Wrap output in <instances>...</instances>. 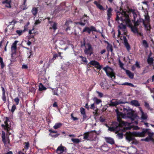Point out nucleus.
Instances as JSON below:
<instances>
[{
	"label": "nucleus",
	"mask_w": 154,
	"mask_h": 154,
	"mask_svg": "<svg viewBox=\"0 0 154 154\" xmlns=\"http://www.w3.org/2000/svg\"><path fill=\"white\" fill-rule=\"evenodd\" d=\"M141 118L142 120H146L148 118V116L147 114L146 113H145L144 112H143L141 113Z\"/></svg>",
	"instance_id": "nucleus-27"
},
{
	"label": "nucleus",
	"mask_w": 154,
	"mask_h": 154,
	"mask_svg": "<svg viewBox=\"0 0 154 154\" xmlns=\"http://www.w3.org/2000/svg\"><path fill=\"white\" fill-rule=\"evenodd\" d=\"M142 44L145 48H147L148 47V44L145 40H143Z\"/></svg>",
	"instance_id": "nucleus-43"
},
{
	"label": "nucleus",
	"mask_w": 154,
	"mask_h": 154,
	"mask_svg": "<svg viewBox=\"0 0 154 154\" xmlns=\"http://www.w3.org/2000/svg\"><path fill=\"white\" fill-rule=\"evenodd\" d=\"M100 85L101 88L104 90H107L109 88V84L106 79L100 82Z\"/></svg>",
	"instance_id": "nucleus-12"
},
{
	"label": "nucleus",
	"mask_w": 154,
	"mask_h": 154,
	"mask_svg": "<svg viewBox=\"0 0 154 154\" xmlns=\"http://www.w3.org/2000/svg\"><path fill=\"white\" fill-rule=\"evenodd\" d=\"M89 135H84V136L83 138V139L84 140H89Z\"/></svg>",
	"instance_id": "nucleus-62"
},
{
	"label": "nucleus",
	"mask_w": 154,
	"mask_h": 154,
	"mask_svg": "<svg viewBox=\"0 0 154 154\" xmlns=\"http://www.w3.org/2000/svg\"><path fill=\"white\" fill-rule=\"evenodd\" d=\"M90 108L93 110L95 108L94 103H93L91 105V106L90 107Z\"/></svg>",
	"instance_id": "nucleus-58"
},
{
	"label": "nucleus",
	"mask_w": 154,
	"mask_h": 154,
	"mask_svg": "<svg viewBox=\"0 0 154 154\" xmlns=\"http://www.w3.org/2000/svg\"><path fill=\"white\" fill-rule=\"evenodd\" d=\"M123 111L125 115L132 120H134L137 117V115L134 114L133 110L130 109L129 107L128 108V109L124 108Z\"/></svg>",
	"instance_id": "nucleus-4"
},
{
	"label": "nucleus",
	"mask_w": 154,
	"mask_h": 154,
	"mask_svg": "<svg viewBox=\"0 0 154 154\" xmlns=\"http://www.w3.org/2000/svg\"><path fill=\"white\" fill-rule=\"evenodd\" d=\"M16 105L13 104L12 107L10 111L11 112L13 113L14 112L15 110L16 109Z\"/></svg>",
	"instance_id": "nucleus-48"
},
{
	"label": "nucleus",
	"mask_w": 154,
	"mask_h": 154,
	"mask_svg": "<svg viewBox=\"0 0 154 154\" xmlns=\"http://www.w3.org/2000/svg\"><path fill=\"white\" fill-rule=\"evenodd\" d=\"M107 45L106 47V49L108 51H110L111 53H112L113 51V47L112 45L109 44L108 42H107Z\"/></svg>",
	"instance_id": "nucleus-24"
},
{
	"label": "nucleus",
	"mask_w": 154,
	"mask_h": 154,
	"mask_svg": "<svg viewBox=\"0 0 154 154\" xmlns=\"http://www.w3.org/2000/svg\"><path fill=\"white\" fill-rule=\"evenodd\" d=\"M23 144L25 146L24 148L25 149H26V150L28 149L29 147V142H25Z\"/></svg>",
	"instance_id": "nucleus-46"
},
{
	"label": "nucleus",
	"mask_w": 154,
	"mask_h": 154,
	"mask_svg": "<svg viewBox=\"0 0 154 154\" xmlns=\"http://www.w3.org/2000/svg\"><path fill=\"white\" fill-rule=\"evenodd\" d=\"M72 23V21H71L69 19L66 20L64 25L66 27L70 26L69 25L70 24Z\"/></svg>",
	"instance_id": "nucleus-40"
},
{
	"label": "nucleus",
	"mask_w": 154,
	"mask_h": 154,
	"mask_svg": "<svg viewBox=\"0 0 154 154\" xmlns=\"http://www.w3.org/2000/svg\"><path fill=\"white\" fill-rule=\"evenodd\" d=\"M94 4L100 10H104V9L103 7L97 1H95Z\"/></svg>",
	"instance_id": "nucleus-29"
},
{
	"label": "nucleus",
	"mask_w": 154,
	"mask_h": 154,
	"mask_svg": "<svg viewBox=\"0 0 154 154\" xmlns=\"http://www.w3.org/2000/svg\"><path fill=\"white\" fill-rule=\"evenodd\" d=\"M46 120L47 122H48V124L51 123V120L49 118L46 117Z\"/></svg>",
	"instance_id": "nucleus-64"
},
{
	"label": "nucleus",
	"mask_w": 154,
	"mask_h": 154,
	"mask_svg": "<svg viewBox=\"0 0 154 154\" xmlns=\"http://www.w3.org/2000/svg\"><path fill=\"white\" fill-rule=\"evenodd\" d=\"M14 101L16 105H18L19 103L20 99L18 97L15 98L14 99Z\"/></svg>",
	"instance_id": "nucleus-51"
},
{
	"label": "nucleus",
	"mask_w": 154,
	"mask_h": 154,
	"mask_svg": "<svg viewBox=\"0 0 154 154\" xmlns=\"http://www.w3.org/2000/svg\"><path fill=\"white\" fill-rule=\"evenodd\" d=\"M88 17H83L80 19V21L79 22H76L75 23L76 25H80L82 26H84L86 23H88Z\"/></svg>",
	"instance_id": "nucleus-9"
},
{
	"label": "nucleus",
	"mask_w": 154,
	"mask_h": 154,
	"mask_svg": "<svg viewBox=\"0 0 154 154\" xmlns=\"http://www.w3.org/2000/svg\"><path fill=\"white\" fill-rule=\"evenodd\" d=\"M112 126L109 127V130L110 131H118L119 130L118 123L116 122H112Z\"/></svg>",
	"instance_id": "nucleus-10"
},
{
	"label": "nucleus",
	"mask_w": 154,
	"mask_h": 154,
	"mask_svg": "<svg viewBox=\"0 0 154 154\" xmlns=\"http://www.w3.org/2000/svg\"><path fill=\"white\" fill-rule=\"evenodd\" d=\"M112 8H109L107 10V20H109L112 15Z\"/></svg>",
	"instance_id": "nucleus-22"
},
{
	"label": "nucleus",
	"mask_w": 154,
	"mask_h": 154,
	"mask_svg": "<svg viewBox=\"0 0 154 154\" xmlns=\"http://www.w3.org/2000/svg\"><path fill=\"white\" fill-rule=\"evenodd\" d=\"M125 137L126 140L129 142H131L132 144L137 145L138 143V142L135 138V137H140L145 135H117V138L119 139H121L123 138V136Z\"/></svg>",
	"instance_id": "nucleus-3"
},
{
	"label": "nucleus",
	"mask_w": 154,
	"mask_h": 154,
	"mask_svg": "<svg viewBox=\"0 0 154 154\" xmlns=\"http://www.w3.org/2000/svg\"><path fill=\"white\" fill-rule=\"evenodd\" d=\"M104 139L106 142L112 145L115 143V141L114 139L109 137H105Z\"/></svg>",
	"instance_id": "nucleus-16"
},
{
	"label": "nucleus",
	"mask_w": 154,
	"mask_h": 154,
	"mask_svg": "<svg viewBox=\"0 0 154 154\" xmlns=\"http://www.w3.org/2000/svg\"><path fill=\"white\" fill-rule=\"evenodd\" d=\"M58 57V55L57 54H54L53 55V57L52 59L51 60H54L56 59V57Z\"/></svg>",
	"instance_id": "nucleus-61"
},
{
	"label": "nucleus",
	"mask_w": 154,
	"mask_h": 154,
	"mask_svg": "<svg viewBox=\"0 0 154 154\" xmlns=\"http://www.w3.org/2000/svg\"><path fill=\"white\" fill-rule=\"evenodd\" d=\"M5 118L6 120L4 122L5 125L2 124L1 125L2 127L8 133V135H11V133L10 132L11 131L10 128L11 126L8 124V122H10L9 118L8 117H6ZM6 135L8 134H7Z\"/></svg>",
	"instance_id": "nucleus-6"
},
{
	"label": "nucleus",
	"mask_w": 154,
	"mask_h": 154,
	"mask_svg": "<svg viewBox=\"0 0 154 154\" xmlns=\"http://www.w3.org/2000/svg\"><path fill=\"white\" fill-rule=\"evenodd\" d=\"M49 131L51 133H56L57 132V131L52 129H49Z\"/></svg>",
	"instance_id": "nucleus-60"
},
{
	"label": "nucleus",
	"mask_w": 154,
	"mask_h": 154,
	"mask_svg": "<svg viewBox=\"0 0 154 154\" xmlns=\"http://www.w3.org/2000/svg\"><path fill=\"white\" fill-rule=\"evenodd\" d=\"M9 135H2V141L5 145H6L7 143H9L10 140Z\"/></svg>",
	"instance_id": "nucleus-14"
},
{
	"label": "nucleus",
	"mask_w": 154,
	"mask_h": 154,
	"mask_svg": "<svg viewBox=\"0 0 154 154\" xmlns=\"http://www.w3.org/2000/svg\"><path fill=\"white\" fill-rule=\"evenodd\" d=\"M145 20L146 21V23H150V17L149 15L147 14L145 15Z\"/></svg>",
	"instance_id": "nucleus-41"
},
{
	"label": "nucleus",
	"mask_w": 154,
	"mask_h": 154,
	"mask_svg": "<svg viewBox=\"0 0 154 154\" xmlns=\"http://www.w3.org/2000/svg\"><path fill=\"white\" fill-rule=\"evenodd\" d=\"M153 136H154V135H148V136L146 138L141 139L140 140L147 142L151 141L152 143L154 144V139Z\"/></svg>",
	"instance_id": "nucleus-13"
},
{
	"label": "nucleus",
	"mask_w": 154,
	"mask_h": 154,
	"mask_svg": "<svg viewBox=\"0 0 154 154\" xmlns=\"http://www.w3.org/2000/svg\"><path fill=\"white\" fill-rule=\"evenodd\" d=\"M121 85H128V86H130L132 87H133L134 86V85L132 84L131 83H130L127 82L121 84Z\"/></svg>",
	"instance_id": "nucleus-47"
},
{
	"label": "nucleus",
	"mask_w": 154,
	"mask_h": 154,
	"mask_svg": "<svg viewBox=\"0 0 154 154\" xmlns=\"http://www.w3.org/2000/svg\"><path fill=\"white\" fill-rule=\"evenodd\" d=\"M131 129V128L130 127H124L122 130V131L123 132H125L124 134V133H119L117 135H145L144 134L141 133H137L136 132H134L133 134L129 133L130 132L128 131Z\"/></svg>",
	"instance_id": "nucleus-7"
},
{
	"label": "nucleus",
	"mask_w": 154,
	"mask_h": 154,
	"mask_svg": "<svg viewBox=\"0 0 154 154\" xmlns=\"http://www.w3.org/2000/svg\"><path fill=\"white\" fill-rule=\"evenodd\" d=\"M96 92L98 94V96L100 98H101L103 96V94L102 93L98 91H96Z\"/></svg>",
	"instance_id": "nucleus-53"
},
{
	"label": "nucleus",
	"mask_w": 154,
	"mask_h": 154,
	"mask_svg": "<svg viewBox=\"0 0 154 154\" xmlns=\"http://www.w3.org/2000/svg\"><path fill=\"white\" fill-rule=\"evenodd\" d=\"M93 100L96 104L97 105L99 104L102 102L101 100L98 99L97 97H94Z\"/></svg>",
	"instance_id": "nucleus-36"
},
{
	"label": "nucleus",
	"mask_w": 154,
	"mask_h": 154,
	"mask_svg": "<svg viewBox=\"0 0 154 154\" xmlns=\"http://www.w3.org/2000/svg\"><path fill=\"white\" fill-rule=\"evenodd\" d=\"M63 124L59 122L56 123L54 126L53 128L54 129H56L60 127Z\"/></svg>",
	"instance_id": "nucleus-35"
},
{
	"label": "nucleus",
	"mask_w": 154,
	"mask_h": 154,
	"mask_svg": "<svg viewBox=\"0 0 154 154\" xmlns=\"http://www.w3.org/2000/svg\"><path fill=\"white\" fill-rule=\"evenodd\" d=\"M125 72L127 75L131 79H133L134 77V74L128 70H126Z\"/></svg>",
	"instance_id": "nucleus-23"
},
{
	"label": "nucleus",
	"mask_w": 154,
	"mask_h": 154,
	"mask_svg": "<svg viewBox=\"0 0 154 154\" xmlns=\"http://www.w3.org/2000/svg\"><path fill=\"white\" fill-rule=\"evenodd\" d=\"M132 31L134 33H136L138 32V28L137 26L134 25L131 27Z\"/></svg>",
	"instance_id": "nucleus-33"
},
{
	"label": "nucleus",
	"mask_w": 154,
	"mask_h": 154,
	"mask_svg": "<svg viewBox=\"0 0 154 154\" xmlns=\"http://www.w3.org/2000/svg\"><path fill=\"white\" fill-rule=\"evenodd\" d=\"M116 20L119 21L120 20L122 23L118 26V37H120L121 35H124L127 36V30L126 26L125 25L123 24L122 22H125L126 24L129 23L130 22V20L129 18V16L126 12L122 11V12L121 13L118 12L116 14Z\"/></svg>",
	"instance_id": "nucleus-1"
},
{
	"label": "nucleus",
	"mask_w": 154,
	"mask_h": 154,
	"mask_svg": "<svg viewBox=\"0 0 154 154\" xmlns=\"http://www.w3.org/2000/svg\"><path fill=\"white\" fill-rule=\"evenodd\" d=\"M131 104L133 106L136 107L139 106H140V103L138 101L136 100H134L131 101Z\"/></svg>",
	"instance_id": "nucleus-21"
},
{
	"label": "nucleus",
	"mask_w": 154,
	"mask_h": 154,
	"mask_svg": "<svg viewBox=\"0 0 154 154\" xmlns=\"http://www.w3.org/2000/svg\"><path fill=\"white\" fill-rule=\"evenodd\" d=\"M24 30H16V32L17 33L19 36H20L22 34V33L24 32Z\"/></svg>",
	"instance_id": "nucleus-49"
},
{
	"label": "nucleus",
	"mask_w": 154,
	"mask_h": 154,
	"mask_svg": "<svg viewBox=\"0 0 154 154\" xmlns=\"http://www.w3.org/2000/svg\"><path fill=\"white\" fill-rule=\"evenodd\" d=\"M17 42L16 41L15 42L12 44V45L11 47V50L12 51L14 50L15 52H16L17 50Z\"/></svg>",
	"instance_id": "nucleus-31"
},
{
	"label": "nucleus",
	"mask_w": 154,
	"mask_h": 154,
	"mask_svg": "<svg viewBox=\"0 0 154 154\" xmlns=\"http://www.w3.org/2000/svg\"><path fill=\"white\" fill-rule=\"evenodd\" d=\"M154 60L153 57H150V56H149L147 59V63L150 65H152L153 63Z\"/></svg>",
	"instance_id": "nucleus-25"
},
{
	"label": "nucleus",
	"mask_w": 154,
	"mask_h": 154,
	"mask_svg": "<svg viewBox=\"0 0 154 154\" xmlns=\"http://www.w3.org/2000/svg\"><path fill=\"white\" fill-rule=\"evenodd\" d=\"M109 148L107 144H104L101 147V150L103 151L107 152L109 150Z\"/></svg>",
	"instance_id": "nucleus-20"
},
{
	"label": "nucleus",
	"mask_w": 154,
	"mask_h": 154,
	"mask_svg": "<svg viewBox=\"0 0 154 154\" xmlns=\"http://www.w3.org/2000/svg\"><path fill=\"white\" fill-rule=\"evenodd\" d=\"M124 44L127 50L128 51H130V50L131 49V47L128 42L124 43Z\"/></svg>",
	"instance_id": "nucleus-44"
},
{
	"label": "nucleus",
	"mask_w": 154,
	"mask_h": 154,
	"mask_svg": "<svg viewBox=\"0 0 154 154\" xmlns=\"http://www.w3.org/2000/svg\"><path fill=\"white\" fill-rule=\"evenodd\" d=\"M58 88H51L52 90V92L54 95H56L57 96H59V94H58L57 91Z\"/></svg>",
	"instance_id": "nucleus-32"
},
{
	"label": "nucleus",
	"mask_w": 154,
	"mask_h": 154,
	"mask_svg": "<svg viewBox=\"0 0 154 154\" xmlns=\"http://www.w3.org/2000/svg\"><path fill=\"white\" fill-rule=\"evenodd\" d=\"M29 34H35V33L34 32V29L33 28L31 30H29Z\"/></svg>",
	"instance_id": "nucleus-56"
},
{
	"label": "nucleus",
	"mask_w": 154,
	"mask_h": 154,
	"mask_svg": "<svg viewBox=\"0 0 154 154\" xmlns=\"http://www.w3.org/2000/svg\"><path fill=\"white\" fill-rule=\"evenodd\" d=\"M127 123H128L127 122L124 121H122L119 123H118V124H119V125L118 126L119 129L120 128H122L123 126H125L127 125Z\"/></svg>",
	"instance_id": "nucleus-30"
},
{
	"label": "nucleus",
	"mask_w": 154,
	"mask_h": 154,
	"mask_svg": "<svg viewBox=\"0 0 154 154\" xmlns=\"http://www.w3.org/2000/svg\"><path fill=\"white\" fill-rule=\"evenodd\" d=\"M144 22L145 21L143 19L141 18H139V19L137 20L136 21H135L134 20V25L137 26L140 24V23H143V22Z\"/></svg>",
	"instance_id": "nucleus-18"
},
{
	"label": "nucleus",
	"mask_w": 154,
	"mask_h": 154,
	"mask_svg": "<svg viewBox=\"0 0 154 154\" xmlns=\"http://www.w3.org/2000/svg\"><path fill=\"white\" fill-rule=\"evenodd\" d=\"M2 91V99L5 102L6 101V97L5 96V91L3 87H1Z\"/></svg>",
	"instance_id": "nucleus-26"
},
{
	"label": "nucleus",
	"mask_w": 154,
	"mask_h": 154,
	"mask_svg": "<svg viewBox=\"0 0 154 154\" xmlns=\"http://www.w3.org/2000/svg\"><path fill=\"white\" fill-rule=\"evenodd\" d=\"M119 63L120 67L124 69V68L123 67V66L124 64L120 60H119Z\"/></svg>",
	"instance_id": "nucleus-57"
},
{
	"label": "nucleus",
	"mask_w": 154,
	"mask_h": 154,
	"mask_svg": "<svg viewBox=\"0 0 154 154\" xmlns=\"http://www.w3.org/2000/svg\"><path fill=\"white\" fill-rule=\"evenodd\" d=\"M65 149L66 150V148L61 145L57 148L56 150V152L58 154L62 153L64 152Z\"/></svg>",
	"instance_id": "nucleus-15"
},
{
	"label": "nucleus",
	"mask_w": 154,
	"mask_h": 154,
	"mask_svg": "<svg viewBox=\"0 0 154 154\" xmlns=\"http://www.w3.org/2000/svg\"><path fill=\"white\" fill-rule=\"evenodd\" d=\"M11 3H9L8 4H6L5 5V6L7 8H11Z\"/></svg>",
	"instance_id": "nucleus-63"
},
{
	"label": "nucleus",
	"mask_w": 154,
	"mask_h": 154,
	"mask_svg": "<svg viewBox=\"0 0 154 154\" xmlns=\"http://www.w3.org/2000/svg\"><path fill=\"white\" fill-rule=\"evenodd\" d=\"M93 32H97L96 29L94 26H91L90 27L85 26L84 27L82 32V33L84 32L87 33L88 35L91 34L92 32V34L94 35Z\"/></svg>",
	"instance_id": "nucleus-8"
},
{
	"label": "nucleus",
	"mask_w": 154,
	"mask_h": 154,
	"mask_svg": "<svg viewBox=\"0 0 154 154\" xmlns=\"http://www.w3.org/2000/svg\"><path fill=\"white\" fill-rule=\"evenodd\" d=\"M81 43L82 47H85V48L84 50L85 54L91 56L93 54V49L91 44L89 43H86L85 39H84L83 43L81 42Z\"/></svg>",
	"instance_id": "nucleus-2"
},
{
	"label": "nucleus",
	"mask_w": 154,
	"mask_h": 154,
	"mask_svg": "<svg viewBox=\"0 0 154 154\" xmlns=\"http://www.w3.org/2000/svg\"><path fill=\"white\" fill-rule=\"evenodd\" d=\"M110 104H109V105L110 106H116L120 104L121 103H124L122 102H118V101H115V102H112V101H110Z\"/></svg>",
	"instance_id": "nucleus-19"
},
{
	"label": "nucleus",
	"mask_w": 154,
	"mask_h": 154,
	"mask_svg": "<svg viewBox=\"0 0 154 154\" xmlns=\"http://www.w3.org/2000/svg\"><path fill=\"white\" fill-rule=\"evenodd\" d=\"M79 57L81 58L82 61L84 62L87 63V60L86 58L85 57H84L82 56H80Z\"/></svg>",
	"instance_id": "nucleus-50"
},
{
	"label": "nucleus",
	"mask_w": 154,
	"mask_h": 154,
	"mask_svg": "<svg viewBox=\"0 0 154 154\" xmlns=\"http://www.w3.org/2000/svg\"><path fill=\"white\" fill-rule=\"evenodd\" d=\"M143 25H144L146 30L147 31L150 32L151 29L150 23H146L145 22H143Z\"/></svg>",
	"instance_id": "nucleus-17"
},
{
	"label": "nucleus",
	"mask_w": 154,
	"mask_h": 154,
	"mask_svg": "<svg viewBox=\"0 0 154 154\" xmlns=\"http://www.w3.org/2000/svg\"><path fill=\"white\" fill-rule=\"evenodd\" d=\"M103 69L105 72L108 77L111 78L112 79L113 77L114 79H115V73L112 68L108 66H106L103 67Z\"/></svg>",
	"instance_id": "nucleus-5"
},
{
	"label": "nucleus",
	"mask_w": 154,
	"mask_h": 154,
	"mask_svg": "<svg viewBox=\"0 0 154 154\" xmlns=\"http://www.w3.org/2000/svg\"><path fill=\"white\" fill-rule=\"evenodd\" d=\"M57 24L55 23L54 22L53 25L52 26V27H50V29H51L52 28L54 31L57 29Z\"/></svg>",
	"instance_id": "nucleus-45"
},
{
	"label": "nucleus",
	"mask_w": 154,
	"mask_h": 154,
	"mask_svg": "<svg viewBox=\"0 0 154 154\" xmlns=\"http://www.w3.org/2000/svg\"><path fill=\"white\" fill-rule=\"evenodd\" d=\"M80 110L81 113L82 115L85 114V109L83 107H81L80 108Z\"/></svg>",
	"instance_id": "nucleus-52"
},
{
	"label": "nucleus",
	"mask_w": 154,
	"mask_h": 154,
	"mask_svg": "<svg viewBox=\"0 0 154 154\" xmlns=\"http://www.w3.org/2000/svg\"><path fill=\"white\" fill-rule=\"evenodd\" d=\"M47 88L45 87L42 83H40L39 86V90L40 91H42L43 90H45Z\"/></svg>",
	"instance_id": "nucleus-34"
},
{
	"label": "nucleus",
	"mask_w": 154,
	"mask_h": 154,
	"mask_svg": "<svg viewBox=\"0 0 154 154\" xmlns=\"http://www.w3.org/2000/svg\"><path fill=\"white\" fill-rule=\"evenodd\" d=\"M123 39L124 41V43L128 42V40L127 39L126 36H124L123 37Z\"/></svg>",
	"instance_id": "nucleus-59"
},
{
	"label": "nucleus",
	"mask_w": 154,
	"mask_h": 154,
	"mask_svg": "<svg viewBox=\"0 0 154 154\" xmlns=\"http://www.w3.org/2000/svg\"><path fill=\"white\" fill-rule=\"evenodd\" d=\"M71 140L74 143H78L81 142L82 139L77 138H72Z\"/></svg>",
	"instance_id": "nucleus-38"
},
{
	"label": "nucleus",
	"mask_w": 154,
	"mask_h": 154,
	"mask_svg": "<svg viewBox=\"0 0 154 154\" xmlns=\"http://www.w3.org/2000/svg\"><path fill=\"white\" fill-rule=\"evenodd\" d=\"M89 64L94 66L97 69L100 70L102 69V66L100 65L98 62L95 60H93L90 61Z\"/></svg>",
	"instance_id": "nucleus-11"
},
{
	"label": "nucleus",
	"mask_w": 154,
	"mask_h": 154,
	"mask_svg": "<svg viewBox=\"0 0 154 154\" xmlns=\"http://www.w3.org/2000/svg\"><path fill=\"white\" fill-rule=\"evenodd\" d=\"M41 19H40V20L39 19H38L36 20L35 23V25H37L41 23Z\"/></svg>",
	"instance_id": "nucleus-55"
},
{
	"label": "nucleus",
	"mask_w": 154,
	"mask_h": 154,
	"mask_svg": "<svg viewBox=\"0 0 154 154\" xmlns=\"http://www.w3.org/2000/svg\"><path fill=\"white\" fill-rule=\"evenodd\" d=\"M144 106L148 110L150 111H152L153 110V109L150 108L149 104L146 102H144Z\"/></svg>",
	"instance_id": "nucleus-37"
},
{
	"label": "nucleus",
	"mask_w": 154,
	"mask_h": 154,
	"mask_svg": "<svg viewBox=\"0 0 154 154\" xmlns=\"http://www.w3.org/2000/svg\"><path fill=\"white\" fill-rule=\"evenodd\" d=\"M116 111L117 113V117H123V116L125 115L124 113L123 114L122 112H119L118 109L116 110Z\"/></svg>",
	"instance_id": "nucleus-39"
},
{
	"label": "nucleus",
	"mask_w": 154,
	"mask_h": 154,
	"mask_svg": "<svg viewBox=\"0 0 154 154\" xmlns=\"http://www.w3.org/2000/svg\"><path fill=\"white\" fill-rule=\"evenodd\" d=\"M38 11V8L33 7L32 10L31 12L34 16H36Z\"/></svg>",
	"instance_id": "nucleus-28"
},
{
	"label": "nucleus",
	"mask_w": 154,
	"mask_h": 154,
	"mask_svg": "<svg viewBox=\"0 0 154 154\" xmlns=\"http://www.w3.org/2000/svg\"><path fill=\"white\" fill-rule=\"evenodd\" d=\"M27 54L29 56L28 57V58H30L31 57L33 56V52L32 50H30L29 52H27Z\"/></svg>",
	"instance_id": "nucleus-42"
},
{
	"label": "nucleus",
	"mask_w": 154,
	"mask_h": 154,
	"mask_svg": "<svg viewBox=\"0 0 154 154\" xmlns=\"http://www.w3.org/2000/svg\"><path fill=\"white\" fill-rule=\"evenodd\" d=\"M11 0H5L2 2L3 4H8L9 3H11Z\"/></svg>",
	"instance_id": "nucleus-54"
}]
</instances>
